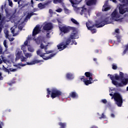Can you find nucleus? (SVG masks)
<instances>
[{
  "label": "nucleus",
  "mask_w": 128,
  "mask_h": 128,
  "mask_svg": "<svg viewBox=\"0 0 128 128\" xmlns=\"http://www.w3.org/2000/svg\"><path fill=\"white\" fill-rule=\"evenodd\" d=\"M108 76L111 80L112 84L116 88H122L128 84V78H124V72H120L119 75L115 74L114 75L108 74Z\"/></svg>",
  "instance_id": "1"
},
{
  "label": "nucleus",
  "mask_w": 128,
  "mask_h": 128,
  "mask_svg": "<svg viewBox=\"0 0 128 128\" xmlns=\"http://www.w3.org/2000/svg\"><path fill=\"white\" fill-rule=\"evenodd\" d=\"M110 22L108 21L104 20L102 21L96 20V24H92V22H86V26L87 27L88 30H92V28H94V26L96 28H102V26H104L106 24H108Z\"/></svg>",
  "instance_id": "2"
},
{
  "label": "nucleus",
  "mask_w": 128,
  "mask_h": 128,
  "mask_svg": "<svg viewBox=\"0 0 128 128\" xmlns=\"http://www.w3.org/2000/svg\"><path fill=\"white\" fill-rule=\"evenodd\" d=\"M46 92V98H50V94H51L50 98H52V100L56 98H60V96L62 94V92L60 90L56 88H52L51 90H50L49 88H48Z\"/></svg>",
  "instance_id": "3"
},
{
  "label": "nucleus",
  "mask_w": 128,
  "mask_h": 128,
  "mask_svg": "<svg viewBox=\"0 0 128 128\" xmlns=\"http://www.w3.org/2000/svg\"><path fill=\"white\" fill-rule=\"evenodd\" d=\"M46 52L45 53H42V50H38L36 51V54L38 56H40V58H42L44 60H50L52 58H54V56L56 54V53L52 54L54 52L53 50H44ZM52 54L49 56H46V54Z\"/></svg>",
  "instance_id": "4"
},
{
  "label": "nucleus",
  "mask_w": 128,
  "mask_h": 128,
  "mask_svg": "<svg viewBox=\"0 0 128 128\" xmlns=\"http://www.w3.org/2000/svg\"><path fill=\"white\" fill-rule=\"evenodd\" d=\"M114 98L118 106L121 107L122 106V98L120 93L115 92L114 96L112 97V99Z\"/></svg>",
  "instance_id": "5"
},
{
  "label": "nucleus",
  "mask_w": 128,
  "mask_h": 128,
  "mask_svg": "<svg viewBox=\"0 0 128 128\" xmlns=\"http://www.w3.org/2000/svg\"><path fill=\"white\" fill-rule=\"evenodd\" d=\"M58 28L60 32V34H68L70 30H72L74 32L76 30V28L74 27H68L66 26H58Z\"/></svg>",
  "instance_id": "6"
},
{
  "label": "nucleus",
  "mask_w": 128,
  "mask_h": 128,
  "mask_svg": "<svg viewBox=\"0 0 128 128\" xmlns=\"http://www.w3.org/2000/svg\"><path fill=\"white\" fill-rule=\"evenodd\" d=\"M70 42H72V40L70 38H67L64 42H62L57 45V48L58 50H64V48H66L68 46H69Z\"/></svg>",
  "instance_id": "7"
},
{
  "label": "nucleus",
  "mask_w": 128,
  "mask_h": 128,
  "mask_svg": "<svg viewBox=\"0 0 128 128\" xmlns=\"http://www.w3.org/2000/svg\"><path fill=\"white\" fill-rule=\"evenodd\" d=\"M40 24H38L36 26V27L34 28L32 31V36H36V34H40Z\"/></svg>",
  "instance_id": "8"
},
{
  "label": "nucleus",
  "mask_w": 128,
  "mask_h": 128,
  "mask_svg": "<svg viewBox=\"0 0 128 128\" xmlns=\"http://www.w3.org/2000/svg\"><path fill=\"white\" fill-rule=\"evenodd\" d=\"M52 28V24L50 22H45L43 26L44 30H50Z\"/></svg>",
  "instance_id": "9"
},
{
  "label": "nucleus",
  "mask_w": 128,
  "mask_h": 128,
  "mask_svg": "<svg viewBox=\"0 0 128 128\" xmlns=\"http://www.w3.org/2000/svg\"><path fill=\"white\" fill-rule=\"evenodd\" d=\"M124 4L120 5L119 6V12L120 14H124L126 12H128V8H124Z\"/></svg>",
  "instance_id": "10"
},
{
  "label": "nucleus",
  "mask_w": 128,
  "mask_h": 128,
  "mask_svg": "<svg viewBox=\"0 0 128 128\" xmlns=\"http://www.w3.org/2000/svg\"><path fill=\"white\" fill-rule=\"evenodd\" d=\"M80 80H82L84 82V84H86V86H88L89 84H92L94 82H92V80H90V79L88 80V78H84V76H82L80 78Z\"/></svg>",
  "instance_id": "11"
},
{
  "label": "nucleus",
  "mask_w": 128,
  "mask_h": 128,
  "mask_svg": "<svg viewBox=\"0 0 128 128\" xmlns=\"http://www.w3.org/2000/svg\"><path fill=\"white\" fill-rule=\"evenodd\" d=\"M21 50H23V52L26 58H30V56H32V54L26 53V46H24V45H22Z\"/></svg>",
  "instance_id": "12"
},
{
  "label": "nucleus",
  "mask_w": 128,
  "mask_h": 128,
  "mask_svg": "<svg viewBox=\"0 0 128 128\" xmlns=\"http://www.w3.org/2000/svg\"><path fill=\"white\" fill-rule=\"evenodd\" d=\"M69 96L72 98H78V94L76 92H72L70 93Z\"/></svg>",
  "instance_id": "13"
},
{
  "label": "nucleus",
  "mask_w": 128,
  "mask_h": 128,
  "mask_svg": "<svg viewBox=\"0 0 128 128\" xmlns=\"http://www.w3.org/2000/svg\"><path fill=\"white\" fill-rule=\"evenodd\" d=\"M96 4V0H88L86 2V4L88 6H94Z\"/></svg>",
  "instance_id": "14"
},
{
  "label": "nucleus",
  "mask_w": 128,
  "mask_h": 128,
  "mask_svg": "<svg viewBox=\"0 0 128 128\" xmlns=\"http://www.w3.org/2000/svg\"><path fill=\"white\" fill-rule=\"evenodd\" d=\"M22 51H18L17 53L16 54V60H20L22 56Z\"/></svg>",
  "instance_id": "15"
},
{
  "label": "nucleus",
  "mask_w": 128,
  "mask_h": 128,
  "mask_svg": "<svg viewBox=\"0 0 128 128\" xmlns=\"http://www.w3.org/2000/svg\"><path fill=\"white\" fill-rule=\"evenodd\" d=\"M32 12H31L30 13H28V14L26 16L25 18H24L23 22H26L28 20V19L30 18H32Z\"/></svg>",
  "instance_id": "16"
},
{
  "label": "nucleus",
  "mask_w": 128,
  "mask_h": 128,
  "mask_svg": "<svg viewBox=\"0 0 128 128\" xmlns=\"http://www.w3.org/2000/svg\"><path fill=\"white\" fill-rule=\"evenodd\" d=\"M84 74L86 78H89V80H92V76H94L92 73L90 72H86Z\"/></svg>",
  "instance_id": "17"
},
{
  "label": "nucleus",
  "mask_w": 128,
  "mask_h": 128,
  "mask_svg": "<svg viewBox=\"0 0 128 128\" xmlns=\"http://www.w3.org/2000/svg\"><path fill=\"white\" fill-rule=\"evenodd\" d=\"M106 6H108V4L106 2L103 6V8L102 9V10L103 12H108V10H110V8L106 7Z\"/></svg>",
  "instance_id": "18"
},
{
  "label": "nucleus",
  "mask_w": 128,
  "mask_h": 128,
  "mask_svg": "<svg viewBox=\"0 0 128 128\" xmlns=\"http://www.w3.org/2000/svg\"><path fill=\"white\" fill-rule=\"evenodd\" d=\"M70 38L71 40V42H72V40H76V33L72 32L70 35V38Z\"/></svg>",
  "instance_id": "19"
},
{
  "label": "nucleus",
  "mask_w": 128,
  "mask_h": 128,
  "mask_svg": "<svg viewBox=\"0 0 128 128\" xmlns=\"http://www.w3.org/2000/svg\"><path fill=\"white\" fill-rule=\"evenodd\" d=\"M30 36H28L26 40L24 42V44H23V46H24L25 48L28 46V44L30 40H32V38Z\"/></svg>",
  "instance_id": "20"
},
{
  "label": "nucleus",
  "mask_w": 128,
  "mask_h": 128,
  "mask_svg": "<svg viewBox=\"0 0 128 128\" xmlns=\"http://www.w3.org/2000/svg\"><path fill=\"white\" fill-rule=\"evenodd\" d=\"M66 77L68 80H74V74L72 73H68L66 75Z\"/></svg>",
  "instance_id": "21"
},
{
  "label": "nucleus",
  "mask_w": 128,
  "mask_h": 128,
  "mask_svg": "<svg viewBox=\"0 0 128 128\" xmlns=\"http://www.w3.org/2000/svg\"><path fill=\"white\" fill-rule=\"evenodd\" d=\"M58 126H60V128H66V123L60 122L58 124Z\"/></svg>",
  "instance_id": "22"
},
{
  "label": "nucleus",
  "mask_w": 128,
  "mask_h": 128,
  "mask_svg": "<svg viewBox=\"0 0 128 128\" xmlns=\"http://www.w3.org/2000/svg\"><path fill=\"white\" fill-rule=\"evenodd\" d=\"M38 7L40 10H44V8H46V6H44V4H42V3H39L38 4Z\"/></svg>",
  "instance_id": "23"
},
{
  "label": "nucleus",
  "mask_w": 128,
  "mask_h": 128,
  "mask_svg": "<svg viewBox=\"0 0 128 128\" xmlns=\"http://www.w3.org/2000/svg\"><path fill=\"white\" fill-rule=\"evenodd\" d=\"M40 48L41 50H48V45L44 46V44L42 43L40 45Z\"/></svg>",
  "instance_id": "24"
},
{
  "label": "nucleus",
  "mask_w": 128,
  "mask_h": 128,
  "mask_svg": "<svg viewBox=\"0 0 128 128\" xmlns=\"http://www.w3.org/2000/svg\"><path fill=\"white\" fill-rule=\"evenodd\" d=\"M44 62L43 60H38L34 59L32 60V64H40V62Z\"/></svg>",
  "instance_id": "25"
},
{
  "label": "nucleus",
  "mask_w": 128,
  "mask_h": 128,
  "mask_svg": "<svg viewBox=\"0 0 128 128\" xmlns=\"http://www.w3.org/2000/svg\"><path fill=\"white\" fill-rule=\"evenodd\" d=\"M52 0H48L45 3H44L45 8H46V6H50V4H52Z\"/></svg>",
  "instance_id": "26"
},
{
  "label": "nucleus",
  "mask_w": 128,
  "mask_h": 128,
  "mask_svg": "<svg viewBox=\"0 0 128 128\" xmlns=\"http://www.w3.org/2000/svg\"><path fill=\"white\" fill-rule=\"evenodd\" d=\"M112 18H116V16H118V12H116V10H114L112 12Z\"/></svg>",
  "instance_id": "27"
},
{
  "label": "nucleus",
  "mask_w": 128,
  "mask_h": 128,
  "mask_svg": "<svg viewBox=\"0 0 128 128\" xmlns=\"http://www.w3.org/2000/svg\"><path fill=\"white\" fill-rule=\"evenodd\" d=\"M124 48H125V49L123 52V54H126V52L128 51V44L126 45Z\"/></svg>",
  "instance_id": "28"
},
{
  "label": "nucleus",
  "mask_w": 128,
  "mask_h": 128,
  "mask_svg": "<svg viewBox=\"0 0 128 128\" xmlns=\"http://www.w3.org/2000/svg\"><path fill=\"white\" fill-rule=\"evenodd\" d=\"M20 58L21 62H26V60H28V58H26L24 57V56H22Z\"/></svg>",
  "instance_id": "29"
},
{
  "label": "nucleus",
  "mask_w": 128,
  "mask_h": 128,
  "mask_svg": "<svg viewBox=\"0 0 128 128\" xmlns=\"http://www.w3.org/2000/svg\"><path fill=\"white\" fill-rule=\"evenodd\" d=\"M26 64H28V66H32V62H31L30 63L26 62V64H22L20 66H26Z\"/></svg>",
  "instance_id": "30"
},
{
  "label": "nucleus",
  "mask_w": 128,
  "mask_h": 128,
  "mask_svg": "<svg viewBox=\"0 0 128 128\" xmlns=\"http://www.w3.org/2000/svg\"><path fill=\"white\" fill-rule=\"evenodd\" d=\"M71 22H72L73 24H79L78 22L74 18H71Z\"/></svg>",
  "instance_id": "31"
},
{
  "label": "nucleus",
  "mask_w": 128,
  "mask_h": 128,
  "mask_svg": "<svg viewBox=\"0 0 128 128\" xmlns=\"http://www.w3.org/2000/svg\"><path fill=\"white\" fill-rule=\"evenodd\" d=\"M100 120H102V118H106V116L104 115V113H102L100 116L99 117Z\"/></svg>",
  "instance_id": "32"
},
{
  "label": "nucleus",
  "mask_w": 128,
  "mask_h": 128,
  "mask_svg": "<svg viewBox=\"0 0 128 128\" xmlns=\"http://www.w3.org/2000/svg\"><path fill=\"white\" fill-rule=\"evenodd\" d=\"M14 84H16V82L14 81H10V82H7V84H8V86H12Z\"/></svg>",
  "instance_id": "33"
},
{
  "label": "nucleus",
  "mask_w": 128,
  "mask_h": 128,
  "mask_svg": "<svg viewBox=\"0 0 128 128\" xmlns=\"http://www.w3.org/2000/svg\"><path fill=\"white\" fill-rule=\"evenodd\" d=\"M54 4H61V2H62V0H53Z\"/></svg>",
  "instance_id": "34"
},
{
  "label": "nucleus",
  "mask_w": 128,
  "mask_h": 128,
  "mask_svg": "<svg viewBox=\"0 0 128 128\" xmlns=\"http://www.w3.org/2000/svg\"><path fill=\"white\" fill-rule=\"evenodd\" d=\"M3 70H4L5 72H8V74H10V69L6 68L4 67V66Z\"/></svg>",
  "instance_id": "35"
},
{
  "label": "nucleus",
  "mask_w": 128,
  "mask_h": 128,
  "mask_svg": "<svg viewBox=\"0 0 128 128\" xmlns=\"http://www.w3.org/2000/svg\"><path fill=\"white\" fill-rule=\"evenodd\" d=\"M18 70V68H10L9 71L12 72H14Z\"/></svg>",
  "instance_id": "36"
},
{
  "label": "nucleus",
  "mask_w": 128,
  "mask_h": 128,
  "mask_svg": "<svg viewBox=\"0 0 128 128\" xmlns=\"http://www.w3.org/2000/svg\"><path fill=\"white\" fill-rule=\"evenodd\" d=\"M90 30L91 32H92V34H96V30L94 29V28H91V30Z\"/></svg>",
  "instance_id": "37"
},
{
  "label": "nucleus",
  "mask_w": 128,
  "mask_h": 128,
  "mask_svg": "<svg viewBox=\"0 0 128 128\" xmlns=\"http://www.w3.org/2000/svg\"><path fill=\"white\" fill-rule=\"evenodd\" d=\"M3 44L4 48H8V45H6V40H4Z\"/></svg>",
  "instance_id": "38"
},
{
  "label": "nucleus",
  "mask_w": 128,
  "mask_h": 128,
  "mask_svg": "<svg viewBox=\"0 0 128 128\" xmlns=\"http://www.w3.org/2000/svg\"><path fill=\"white\" fill-rule=\"evenodd\" d=\"M74 0L75 4H80V2H81L82 1V0Z\"/></svg>",
  "instance_id": "39"
},
{
  "label": "nucleus",
  "mask_w": 128,
  "mask_h": 128,
  "mask_svg": "<svg viewBox=\"0 0 128 128\" xmlns=\"http://www.w3.org/2000/svg\"><path fill=\"white\" fill-rule=\"evenodd\" d=\"M56 12H62V8H59L56 10Z\"/></svg>",
  "instance_id": "40"
},
{
  "label": "nucleus",
  "mask_w": 128,
  "mask_h": 128,
  "mask_svg": "<svg viewBox=\"0 0 128 128\" xmlns=\"http://www.w3.org/2000/svg\"><path fill=\"white\" fill-rule=\"evenodd\" d=\"M112 70H116L118 68V66H116V65H114V64H113L112 65Z\"/></svg>",
  "instance_id": "41"
},
{
  "label": "nucleus",
  "mask_w": 128,
  "mask_h": 128,
  "mask_svg": "<svg viewBox=\"0 0 128 128\" xmlns=\"http://www.w3.org/2000/svg\"><path fill=\"white\" fill-rule=\"evenodd\" d=\"M102 104H107L108 103V100H106V99H103L102 100Z\"/></svg>",
  "instance_id": "42"
},
{
  "label": "nucleus",
  "mask_w": 128,
  "mask_h": 128,
  "mask_svg": "<svg viewBox=\"0 0 128 128\" xmlns=\"http://www.w3.org/2000/svg\"><path fill=\"white\" fill-rule=\"evenodd\" d=\"M4 126V124L2 122L0 121V128H2V126Z\"/></svg>",
  "instance_id": "43"
},
{
  "label": "nucleus",
  "mask_w": 128,
  "mask_h": 128,
  "mask_svg": "<svg viewBox=\"0 0 128 128\" xmlns=\"http://www.w3.org/2000/svg\"><path fill=\"white\" fill-rule=\"evenodd\" d=\"M75 44V46H76V44H78V43L76 42V40H72V44Z\"/></svg>",
  "instance_id": "44"
},
{
  "label": "nucleus",
  "mask_w": 128,
  "mask_h": 128,
  "mask_svg": "<svg viewBox=\"0 0 128 128\" xmlns=\"http://www.w3.org/2000/svg\"><path fill=\"white\" fill-rule=\"evenodd\" d=\"M122 18H120V19H118L116 20V22H122Z\"/></svg>",
  "instance_id": "45"
},
{
  "label": "nucleus",
  "mask_w": 128,
  "mask_h": 128,
  "mask_svg": "<svg viewBox=\"0 0 128 128\" xmlns=\"http://www.w3.org/2000/svg\"><path fill=\"white\" fill-rule=\"evenodd\" d=\"M49 14H54V12L52 11V9L49 10Z\"/></svg>",
  "instance_id": "46"
},
{
  "label": "nucleus",
  "mask_w": 128,
  "mask_h": 128,
  "mask_svg": "<svg viewBox=\"0 0 128 128\" xmlns=\"http://www.w3.org/2000/svg\"><path fill=\"white\" fill-rule=\"evenodd\" d=\"M8 39L10 42H13V40H14V38H8Z\"/></svg>",
  "instance_id": "47"
},
{
  "label": "nucleus",
  "mask_w": 128,
  "mask_h": 128,
  "mask_svg": "<svg viewBox=\"0 0 128 128\" xmlns=\"http://www.w3.org/2000/svg\"><path fill=\"white\" fill-rule=\"evenodd\" d=\"M115 32H116V34H120V29L119 28H117L115 30Z\"/></svg>",
  "instance_id": "48"
},
{
  "label": "nucleus",
  "mask_w": 128,
  "mask_h": 128,
  "mask_svg": "<svg viewBox=\"0 0 128 128\" xmlns=\"http://www.w3.org/2000/svg\"><path fill=\"white\" fill-rule=\"evenodd\" d=\"M1 58H2V60L4 62H6V60L4 59V56H1Z\"/></svg>",
  "instance_id": "49"
},
{
  "label": "nucleus",
  "mask_w": 128,
  "mask_h": 128,
  "mask_svg": "<svg viewBox=\"0 0 128 128\" xmlns=\"http://www.w3.org/2000/svg\"><path fill=\"white\" fill-rule=\"evenodd\" d=\"M70 2L72 4H76L74 3V0H70Z\"/></svg>",
  "instance_id": "50"
},
{
  "label": "nucleus",
  "mask_w": 128,
  "mask_h": 128,
  "mask_svg": "<svg viewBox=\"0 0 128 128\" xmlns=\"http://www.w3.org/2000/svg\"><path fill=\"white\" fill-rule=\"evenodd\" d=\"M28 52H32V48H31L28 47Z\"/></svg>",
  "instance_id": "51"
},
{
  "label": "nucleus",
  "mask_w": 128,
  "mask_h": 128,
  "mask_svg": "<svg viewBox=\"0 0 128 128\" xmlns=\"http://www.w3.org/2000/svg\"><path fill=\"white\" fill-rule=\"evenodd\" d=\"M2 54V48L0 46V54Z\"/></svg>",
  "instance_id": "52"
},
{
  "label": "nucleus",
  "mask_w": 128,
  "mask_h": 128,
  "mask_svg": "<svg viewBox=\"0 0 128 128\" xmlns=\"http://www.w3.org/2000/svg\"><path fill=\"white\" fill-rule=\"evenodd\" d=\"M9 6H12V1L9 2Z\"/></svg>",
  "instance_id": "53"
},
{
  "label": "nucleus",
  "mask_w": 128,
  "mask_h": 128,
  "mask_svg": "<svg viewBox=\"0 0 128 128\" xmlns=\"http://www.w3.org/2000/svg\"><path fill=\"white\" fill-rule=\"evenodd\" d=\"M90 128H98V126H92Z\"/></svg>",
  "instance_id": "54"
},
{
  "label": "nucleus",
  "mask_w": 128,
  "mask_h": 128,
  "mask_svg": "<svg viewBox=\"0 0 128 128\" xmlns=\"http://www.w3.org/2000/svg\"><path fill=\"white\" fill-rule=\"evenodd\" d=\"M11 32L12 34H14V28H13V29L12 30Z\"/></svg>",
  "instance_id": "55"
},
{
  "label": "nucleus",
  "mask_w": 128,
  "mask_h": 128,
  "mask_svg": "<svg viewBox=\"0 0 128 128\" xmlns=\"http://www.w3.org/2000/svg\"><path fill=\"white\" fill-rule=\"evenodd\" d=\"M120 1L122 2V4H124L126 0H120Z\"/></svg>",
  "instance_id": "56"
},
{
  "label": "nucleus",
  "mask_w": 128,
  "mask_h": 128,
  "mask_svg": "<svg viewBox=\"0 0 128 128\" xmlns=\"http://www.w3.org/2000/svg\"><path fill=\"white\" fill-rule=\"evenodd\" d=\"M124 4H128V0H125V2Z\"/></svg>",
  "instance_id": "57"
},
{
  "label": "nucleus",
  "mask_w": 128,
  "mask_h": 128,
  "mask_svg": "<svg viewBox=\"0 0 128 128\" xmlns=\"http://www.w3.org/2000/svg\"><path fill=\"white\" fill-rule=\"evenodd\" d=\"M110 116L112 118H114L116 116H114V114H112Z\"/></svg>",
  "instance_id": "58"
},
{
  "label": "nucleus",
  "mask_w": 128,
  "mask_h": 128,
  "mask_svg": "<svg viewBox=\"0 0 128 128\" xmlns=\"http://www.w3.org/2000/svg\"><path fill=\"white\" fill-rule=\"evenodd\" d=\"M8 34H6V38H10L8 37Z\"/></svg>",
  "instance_id": "59"
},
{
  "label": "nucleus",
  "mask_w": 128,
  "mask_h": 128,
  "mask_svg": "<svg viewBox=\"0 0 128 128\" xmlns=\"http://www.w3.org/2000/svg\"><path fill=\"white\" fill-rule=\"evenodd\" d=\"M18 34V33L14 34L12 35V36H16V35Z\"/></svg>",
  "instance_id": "60"
},
{
  "label": "nucleus",
  "mask_w": 128,
  "mask_h": 128,
  "mask_svg": "<svg viewBox=\"0 0 128 128\" xmlns=\"http://www.w3.org/2000/svg\"><path fill=\"white\" fill-rule=\"evenodd\" d=\"M2 72H0V80H2Z\"/></svg>",
  "instance_id": "61"
},
{
  "label": "nucleus",
  "mask_w": 128,
  "mask_h": 128,
  "mask_svg": "<svg viewBox=\"0 0 128 128\" xmlns=\"http://www.w3.org/2000/svg\"><path fill=\"white\" fill-rule=\"evenodd\" d=\"M2 26H0V34L2 32Z\"/></svg>",
  "instance_id": "62"
},
{
  "label": "nucleus",
  "mask_w": 128,
  "mask_h": 128,
  "mask_svg": "<svg viewBox=\"0 0 128 128\" xmlns=\"http://www.w3.org/2000/svg\"><path fill=\"white\" fill-rule=\"evenodd\" d=\"M95 52H96V54H98V50H95Z\"/></svg>",
  "instance_id": "63"
},
{
  "label": "nucleus",
  "mask_w": 128,
  "mask_h": 128,
  "mask_svg": "<svg viewBox=\"0 0 128 128\" xmlns=\"http://www.w3.org/2000/svg\"><path fill=\"white\" fill-rule=\"evenodd\" d=\"M10 16V14H8V13H6V16Z\"/></svg>",
  "instance_id": "64"
}]
</instances>
